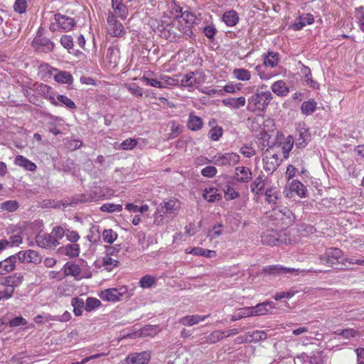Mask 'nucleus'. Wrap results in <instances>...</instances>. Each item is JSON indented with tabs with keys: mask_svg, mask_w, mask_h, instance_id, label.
<instances>
[{
	"mask_svg": "<svg viewBox=\"0 0 364 364\" xmlns=\"http://www.w3.org/2000/svg\"><path fill=\"white\" fill-rule=\"evenodd\" d=\"M264 196L266 201L272 204H275L279 198V193L272 188L267 189Z\"/></svg>",
	"mask_w": 364,
	"mask_h": 364,
	"instance_id": "obj_46",
	"label": "nucleus"
},
{
	"mask_svg": "<svg viewBox=\"0 0 364 364\" xmlns=\"http://www.w3.org/2000/svg\"><path fill=\"white\" fill-rule=\"evenodd\" d=\"M71 305L73 307V312L75 316H79L82 314V310L85 309V302L82 299L79 297L73 298Z\"/></svg>",
	"mask_w": 364,
	"mask_h": 364,
	"instance_id": "obj_36",
	"label": "nucleus"
},
{
	"mask_svg": "<svg viewBox=\"0 0 364 364\" xmlns=\"http://www.w3.org/2000/svg\"><path fill=\"white\" fill-rule=\"evenodd\" d=\"M226 331L216 330L213 331L210 335L203 338V341L201 344L208 343V344H214L222 340L225 336Z\"/></svg>",
	"mask_w": 364,
	"mask_h": 364,
	"instance_id": "obj_22",
	"label": "nucleus"
},
{
	"mask_svg": "<svg viewBox=\"0 0 364 364\" xmlns=\"http://www.w3.org/2000/svg\"><path fill=\"white\" fill-rule=\"evenodd\" d=\"M23 280V277L22 275L19 274H13L7 277H0V284L6 287V289H12L14 293L15 288L20 286L22 284Z\"/></svg>",
	"mask_w": 364,
	"mask_h": 364,
	"instance_id": "obj_10",
	"label": "nucleus"
},
{
	"mask_svg": "<svg viewBox=\"0 0 364 364\" xmlns=\"http://www.w3.org/2000/svg\"><path fill=\"white\" fill-rule=\"evenodd\" d=\"M55 23H52L50 27L52 31H55L58 28H61L65 31H70L75 25L73 18L60 14L55 15Z\"/></svg>",
	"mask_w": 364,
	"mask_h": 364,
	"instance_id": "obj_7",
	"label": "nucleus"
},
{
	"mask_svg": "<svg viewBox=\"0 0 364 364\" xmlns=\"http://www.w3.org/2000/svg\"><path fill=\"white\" fill-rule=\"evenodd\" d=\"M36 48L43 52H49L53 50V43L49 39L43 37H37L33 41Z\"/></svg>",
	"mask_w": 364,
	"mask_h": 364,
	"instance_id": "obj_16",
	"label": "nucleus"
},
{
	"mask_svg": "<svg viewBox=\"0 0 364 364\" xmlns=\"http://www.w3.org/2000/svg\"><path fill=\"white\" fill-rule=\"evenodd\" d=\"M178 26H180L178 18L171 19L169 17H164L160 21H155L151 24L155 32L157 31L161 37L170 41L180 37Z\"/></svg>",
	"mask_w": 364,
	"mask_h": 364,
	"instance_id": "obj_1",
	"label": "nucleus"
},
{
	"mask_svg": "<svg viewBox=\"0 0 364 364\" xmlns=\"http://www.w3.org/2000/svg\"><path fill=\"white\" fill-rule=\"evenodd\" d=\"M335 334L341 336L345 339H351V338H360L359 331L353 329V328H346V329H338L334 331Z\"/></svg>",
	"mask_w": 364,
	"mask_h": 364,
	"instance_id": "obj_33",
	"label": "nucleus"
},
{
	"mask_svg": "<svg viewBox=\"0 0 364 364\" xmlns=\"http://www.w3.org/2000/svg\"><path fill=\"white\" fill-rule=\"evenodd\" d=\"M14 163L29 171H34L36 169V165L33 162L21 155L16 157Z\"/></svg>",
	"mask_w": 364,
	"mask_h": 364,
	"instance_id": "obj_25",
	"label": "nucleus"
},
{
	"mask_svg": "<svg viewBox=\"0 0 364 364\" xmlns=\"http://www.w3.org/2000/svg\"><path fill=\"white\" fill-rule=\"evenodd\" d=\"M279 54L277 53L269 52L264 55V65L265 67H276L279 62Z\"/></svg>",
	"mask_w": 364,
	"mask_h": 364,
	"instance_id": "obj_31",
	"label": "nucleus"
},
{
	"mask_svg": "<svg viewBox=\"0 0 364 364\" xmlns=\"http://www.w3.org/2000/svg\"><path fill=\"white\" fill-rule=\"evenodd\" d=\"M266 180L267 177L265 175L260 173L251 183V191L255 195L260 194L266 185Z\"/></svg>",
	"mask_w": 364,
	"mask_h": 364,
	"instance_id": "obj_18",
	"label": "nucleus"
},
{
	"mask_svg": "<svg viewBox=\"0 0 364 364\" xmlns=\"http://www.w3.org/2000/svg\"><path fill=\"white\" fill-rule=\"evenodd\" d=\"M294 139L291 136H288L285 141L281 144V149L282 151L284 158L287 159L290 151L294 145Z\"/></svg>",
	"mask_w": 364,
	"mask_h": 364,
	"instance_id": "obj_40",
	"label": "nucleus"
},
{
	"mask_svg": "<svg viewBox=\"0 0 364 364\" xmlns=\"http://www.w3.org/2000/svg\"><path fill=\"white\" fill-rule=\"evenodd\" d=\"M27 8L26 0H16L14 9L16 12L18 14H23L26 12Z\"/></svg>",
	"mask_w": 364,
	"mask_h": 364,
	"instance_id": "obj_58",
	"label": "nucleus"
},
{
	"mask_svg": "<svg viewBox=\"0 0 364 364\" xmlns=\"http://www.w3.org/2000/svg\"><path fill=\"white\" fill-rule=\"evenodd\" d=\"M16 256L20 263L38 264L42 260L41 255L33 250L20 251L16 254Z\"/></svg>",
	"mask_w": 364,
	"mask_h": 364,
	"instance_id": "obj_8",
	"label": "nucleus"
},
{
	"mask_svg": "<svg viewBox=\"0 0 364 364\" xmlns=\"http://www.w3.org/2000/svg\"><path fill=\"white\" fill-rule=\"evenodd\" d=\"M100 298L105 301H114V289H107L102 291L100 294Z\"/></svg>",
	"mask_w": 364,
	"mask_h": 364,
	"instance_id": "obj_60",
	"label": "nucleus"
},
{
	"mask_svg": "<svg viewBox=\"0 0 364 364\" xmlns=\"http://www.w3.org/2000/svg\"><path fill=\"white\" fill-rule=\"evenodd\" d=\"M17 262L18 260L16 254L9 256L3 261H1L0 275H4L12 272L15 269Z\"/></svg>",
	"mask_w": 364,
	"mask_h": 364,
	"instance_id": "obj_13",
	"label": "nucleus"
},
{
	"mask_svg": "<svg viewBox=\"0 0 364 364\" xmlns=\"http://www.w3.org/2000/svg\"><path fill=\"white\" fill-rule=\"evenodd\" d=\"M136 140L133 139H127L120 144L119 148L122 150H130L132 149L136 145Z\"/></svg>",
	"mask_w": 364,
	"mask_h": 364,
	"instance_id": "obj_61",
	"label": "nucleus"
},
{
	"mask_svg": "<svg viewBox=\"0 0 364 364\" xmlns=\"http://www.w3.org/2000/svg\"><path fill=\"white\" fill-rule=\"evenodd\" d=\"M232 75L238 80L247 81L251 78V73L245 68H235L232 70Z\"/></svg>",
	"mask_w": 364,
	"mask_h": 364,
	"instance_id": "obj_35",
	"label": "nucleus"
},
{
	"mask_svg": "<svg viewBox=\"0 0 364 364\" xmlns=\"http://www.w3.org/2000/svg\"><path fill=\"white\" fill-rule=\"evenodd\" d=\"M18 203L16 200H7L0 205V209L9 212L16 211L18 208Z\"/></svg>",
	"mask_w": 364,
	"mask_h": 364,
	"instance_id": "obj_49",
	"label": "nucleus"
},
{
	"mask_svg": "<svg viewBox=\"0 0 364 364\" xmlns=\"http://www.w3.org/2000/svg\"><path fill=\"white\" fill-rule=\"evenodd\" d=\"M198 83L195 74L193 72L186 75L181 81V85L184 87H193Z\"/></svg>",
	"mask_w": 364,
	"mask_h": 364,
	"instance_id": "obj_47",
	"label": "nucleus"
},
{
	"mask_svg": "<svg viewBox=\"0 0 364 364\" xmlns=\"http://www.w3.org/2000/svg\"><path fill=\"white\" fill-rule=\"evenodd\" d=\"M224 195L226 200H233L240 196L239 193L230 186H227V188L224 190Z\"/></svg>",
	"mask_w": 364,
	"mask_h": 364,
	"instance_id": "obj_57",
	"label": "nucleus"
},
{
	"mask_svg": "<svg viewBox=\"0 0 364 364\" xmlns=\"http://www.w3.org/2000/svg\"><path fill=\"white\" fill-rule=\"evenodd\" d=\"M101 306V301L94 297H88L85 302V310L87 312L92 311Z\"/></svg>",
	"mask_w": 364,
	"mask_h": 364,
	"instance_id": "obj_43",
	"label": "nucleus"
},
{
	"mask_svg": "<svg viewBox=\"0 0 364 364\" xmlns=\"http://www.w3.org/2000/svg\"><path fill=\"white\" fill-rule=\"evenodd\" d=\"M246 99L245 97L241 96L239 97H228L223 99L222 103L223 105L228 107L231 109H237L245 105Z\"/></svg>",
	"mask_w": 364,
	"mask_h": 364,
	"instance_id": "obj_19",
	"label": "nucleus"
},
{
	"mask_svg": "<svg viewBox=\"0 0 364 364\" xmlns=\"http://www.w3.org/2000/svg\"><path fill=\"white\" fill-rule=\"evenodd\" d=\"M309 139V134L306 130L301 131L299 137L296 140V146L299 148H303L306 145Z\"/></svg>",
	"mask_w": 364,
	"mask_h": 364,
	"instance_id": "obj_51",
	"label": "nucleus"
},
{
	"mask_svg": "<svg viewBox=\"0 0 364 364\" xmlns=\"http://www.w3.org/2000/svg\"><path fill=\"white\" fill-rule=\"evenodd\" d=\"M252 311V308L250 307L240 308L237 309V312L232 316L231 321H236L242 318L252 316H253Z\"/></svg>",
	"mask_w": 364,
	"mask_h": 364,
	"instance_id": "obj_37",
	"label": "nucleus"
},
{
	"mask_svg": "<svg viewBox=\"0 0 364 364\" xmlns=\"http://www.w3.org/2000/svg\"><path fill=\"white\" fill-rule=\"evenodd\" d=\"M156 277L149 274L144 275L139 280V286L143 289H148L152 287L156 282Z\"/></svg>",
	"mask_w": 364,
	"mask_h": 364,
	"instance_id": "obj_41",
	"label": "nucleus"
},
{
	"mask_svg": "<svg viewBox=\"0 0 364 364\" xmlns=\"http://www.w3.org/2000/svg\"><path fill=\"white\" fill-rule=\"evenodd\" d=\"M122 1V0H115V16H118L121 18L124 19L128 15V9Z\"/></svg>",
	"mask_w": 364,
	"mask_h": 364,
	"instance_id": "obj_38",
	"label": "nucleus"
},
{
	"mask_svg": "<svg viewBox=\"0 0 364 364\" xmlns=\"http://www.w3.org/2000/svg\"><path fill=\"white\" fill-rule=\"evenodd\" d=\"M223 21L228 26H233L238 22L239 17L235 11L230 10L224 13L223 15Z\"/></svg>",
	"mask_w": 364,
	"mask_h": 364,
	"instance_id": "obj_28",
	"label": "nucleus"
},
{
	"mask_svg": "<svg viewBox=\"0 0 364 364\" xmlns=\"http://www.w3.org/2000/svg\"><path fill=\"white\" fill-rule=\"evenodd\" d=\"M271 89L275 95L280 97L287 96L289 92V88L286 82L282 80L274 82L272 85Z\"/></svg>",
	"mask_w": 364,
	"mask_h": 364,
	"instance_id": "obj_20",
	"label": "nucleus"
},
{
	"mask_svg": "<svg viewBox=\"0 0 364 364\" xmlns=\"http://www.w3.org/2000/svg\"><path fill=\"white\" fill-rule=\"evenodd\" d=\"M189 253L195 255H201L208 258L213 257L216 256V252L214 250H205L201 247H194Z\"/></svg>",
	"mask_w": 364,
	"mask_h": 364,
	"instance_id": "obj_42",
	"label": "nucleus"
},
{
	"mask_svg": "<svg viewBox=\"0 0 364 364\" xmlns=\"http://www.w3.org/2000/svg\"><path fill=\"white\" fill-rule=\"evenodd\" d=\"M54 80L57 82L62 84H71L73 81L72 75L67 71H56L54 75Z\"/></svg>",
	"mask_w": 364,
	"mask_h": 364,
	"instance_id": "obj_27",
	"label": "nucleus"
},
{
	"mask_svg": "<svg viewBox=\"0 0 364 364\" xmlns=\"http://www.w3.org/2000/svg\"><path fill=\"white\" fill-rule=\"evenodd\" d=\"M262 241L266 245L272 246L275 245L278 241L277 234L274 231H272L269 234L268 232L263 233L262 235Z\"/></svg>",
	"mask_w": 364,
	"mask_h": 364,
	"instance_id": "obj_44",
	"label": "nucleus"
},
{
	"mask_svg": "<svg viewBox=\"0 0 364 364\" xmlns=\"http://www.w3.org/2000/svg\"><path fill=\"white\" fill-rule=\"evenodd\" d=\"M50 233L57 242H60L59 241L65 235V230L60 226H56Z\"/></svg>",
	"mask_w": 364,
	"mask_h": 364,
	"instance_id": "obj_56",
	"label": "nucleus"
},
{
	"mask_svg": "<svg viewBox=\"0 0 364 364\" xmlns=\"http://www.w3.org/2000/svg\"><path fill=\"white\" fill-rule=\"evenodd\" d=\"M215 164L218 166H233L240 161V156L235 153L218 154L215 156Z\"/></svg>",
	"mask_w": 364,
	"mask_h": 364,
	"instance_id": "obj_9",
	"label": "nucleus"
},
{
	"mask_svg": "<svg viewBox=\"0 0 364 364\" xmlns=\"http://www.w3.org/2000/svg\"><path fill=\"white\" fill-rule=\"evenodd\" d=\"M209 315L199 316V315H191L186 316L179 320V323L183 326H191L198 323L200 321H204L208 318Z\"/></svg>",
	"mask_w": 364,
	"mask_h": 364,
	"instance_id": "obj_23",
	"label": "nucleus"
},
{
	"mask_svg": "<svg viewBox=\"0 0 364 364\" xmlns=\"http://www.w3.org/2000/svg\"><path fill=\"white\" fill-rule=\"evenodd\" d=\"M310 269L299 270V269L288 268L279 264L266 266L263 268V272L267 275L279 276L282 274H293L298 275L299 272H311Z\"/></svg>",
	"mask_w": 364,
	"mask_h": 364,
	"instance_id": "obj_5",
	"label": "nucleus"
},
{
	"mask_svg": "<svg viewBox=\"0 0 364 364\" xmlns=\"http://www.w3.org/2000/svg\"><path fill=\"white\" fill-rule=\"evenodd\" d=\"M159 331L160 329L158 326L146 325L144 328L140 329L139 332L136 333V336L139 337H154V336L158 334Z\"/></svg>",
	"mask_w": 364,
	"mask_h": 364,
	"instance_id": "obj_26",
	"label": "nucleus"
},
{
	"mask_svg": "<svg viewBox=\"0 0 364 364\" xmlns=\"http://www.w3.org/2000/svg\"><path fill=\"white\" fill-rule=\"evenodd\" d=\"M317 107V103L314 100L304 101L301 106V113L304 115H310L313 114Z\"/></svg>",
	"mask_w": 364,
	"mask_h": 364,
	"instance_id": "obj_32",
	"label": "nucleus"
},
{
	"mask_svg": "<svg viewBox=\"0 0 364 364\" xmlns=\"http://www.w3.org/2000/svg\"><path fill=\"white\" fill-rule=\"evenodd\" d=\"M314 21V18L312 14H304L299 17L297 21L291 26V28L294 31H299L302 29L305 26L313 23Z\"/></svg>",
	"mask_w": 364,
	"mask_h": 364,
	"instance_id": "obj_15",
	"label": "nucleus"
},
{
	"mask_svg": "<svg viewBox=\"0 0 364 364\" xmlns=\"http://www.w3.org/2000/svg\"><path fill=\"white\" fill-rule=\"evenodd\" d=\"M141 80L144 82L147 85H150L152 87H156L159 88H163L162 84L160 82V80L154 79V78H149V77L144 75Z\"/></svg>",
	"mask_w": 364,
	"mask_h": 364,
	"instance_id": "obj_59",
	"label": "nucleus"
},
{
	"mask_svg": "<svg viewBox=\"0 0 364 364\" xmlns=\"http://www.w3.org/2000/svg\"><path fill=\"white\" fill-rule=\"evenodd\" d=\"M126 87L134 96L141 97L143 95V89L135 83L127 84Z\"/></svg>",
	"mask_w": 364,
	"mask_h": 364,
	"instance_id": "obj_55",
	"label": "nucleus"
},
{
	"mask_svg": "<svg viewBox=\"0 0 364 364\" xmlns=\"http://www.w3.org/2000/svg\"><path fill=\"white\" fill-rule=\"evenodd\" d=\"M321 262L329 267L336 264H343L342 251L338 248H331L326 251L325 254L320 257Z\"/></svg>",
	"mask_w": 364,
	"mask_h": 364,
	"instance_id": "obj_6",
	"label": "nucleus"
},
{
	"mask_svg": "<svg viewBox=\"0 0 364 364\" xmlns=\"http://www.w3.org/2000/svg\"><path fill=\"white\" fill-rule=\"evenodd\" d=\"M65 237L67 240L72 243H76L80 238L79 234L74 230H70L69 229L65 230Z\"/></svg>",
	"mask_w": 364,
	"mask_h": 364,
	"instance_id": "obj_63",
	"label": "nucleus"
},
{
	"mask_svg": "<svg viewBox=\"0 0 364 364\" xmlns=\"http://www.w3.org/2000/svg\"><path fill=\"white\" fill-rule=\"evenodd\" d=\"M36 242L39 247L43 248H54L60 245V242H57V240L53 237L51 233L38 235L36 237Z\"/></svg>",
	"mask_w": 364,
	"mask_h": 364,
	"instance_id": "obj_12",
	"label": "nucleus"
},
{
	"mask_svg": "<svg viewBox=\"0 0 364 364\" xmlns=\"http://www.w3.org/2000/svg\"><path fill=\"white\" fill-rule=\"evenodd\" d=\"M151 358L149 351H143L141 353H133L128 355L124 359L126 364H146Z\"/></svg>",
	"mask_w": 364,
	"mask_h": 364,
	"instance_id": "obj_11",
	"label": "nucleus"
},
{
	"mask_svg": "<svg viewBox=\"0 0 364 364\" xmlns=\"http://www.w3.org/2000/svg\"><path fill=\"white\" fill-rule=\"evenodd\" d=\"M183 129V127L175 121L171 122L170 138H175L178 136Z\"/></svg>",
	"mask_w": 364,
	"mask_h": 364,
	"instance_id": "obj_54",
	"label": "nucleus"
},
{
	"mask_svg": "<svg viewBox=\"0 0 364 364\" xmlns=\"http://www.w3.org/2000/svg\"><path fill=\"white\" fill-rule=\"evenodd\" d=\"M223 133V128L219 126H213L208 132V137L213 141H218Z\"/></svg>",
	"mask_w": 364,
	"mask_h": 364,
	"instance_id": "obj_50",
	"label": "nucleus"
},
{
	"mask_svg": "<svg viewBox=\"0 0 364 364\" xmlns=\"http://www.w3.org/2000/svg\"><path fill=\"white\" fill-rule=\"evenodd\" d=\"M61 45L66 49L70 50L73 47V41L70 36L64 35L60 38Z\"/></svg>",
	"mask_w": 364,
	"mask_h": 364,
	"instance_id": "obj_64",
	"label": "nucleus"
},
{
	"mask_svg": "<svg viewBox=\"0 0 364 364\" xmlns=\"http://www.w3.org/2000/svg\"><path fill=\"white\" fill-rule=\"evenodd\" d=\"M262 161L263 168L269 173L274 172L281 163L277 153L274 151L273 148L266 149Z\"/></svg>",
	"mask_w": 364,
	"mask_h": 364,
	"instance_id": "obj_4",
	"label": "nucleus"
},
{
	"mask_svg": "<svg viewBox=\"0 0 364 364\" xmlns=\"http://www.w3.org/2000/svg\"><path fill=\"white\" fill-rule=\"evenodd\" d=\"M160 82L162 84L163 88H166L168 86L176 85L178 84V80L173 77L167 75H160Z\"/></svg>",
	"mask_w": 364,
	"mask_h": 364,
	"instance_id": "obj_53",
	"label": "nucleus"
},
{
	"mask_svg": "<svg viewBox=\"0 0 364 364\" xmlns=\"http://www.w3.org/2000/svg\"><path fill=\"white\" fill-rule=\"evenodd\" d=\"M63 252L70 257H77L80 254V245L77 243L68 244L63 247Z\"/></svg>",
	"mask_w": 364,
	"mask_h": 364,
	"instance_id": "obj_39",
	"label": "nucleus"
},
{
	"mask_svg": "<svg viewBox=\"0 0 364 364\" xmlns=\"http://www.w3.org/2000/svg\"><path fill=\"white\" fill-rule=\"evenodd\" d=\"M203 126V122L202 119L194 114L193 112H191L188 115V119L187 122V127L191 131H198L202 129Z\"/></svg>",
	"mask_w": 364,
	"mask_h": 364,
	"instance_id": "obj_21",
	"label": "nucleus"
},
{
	"mask_svg": "<svg viewBox=\"0 0 364 364\" xmlns=\"http://www.w3.org/2000/svg\"><path fill=\"white\" fill-rule=\"evenodd\" d=\"M218 191L214 188H206L204 190L203 196L208 202H215L219 200L221 198Z\"/></svg>",
	"mask_w": 364,
	"mask_h": 364,
	"instance_id": "obj_34",
	"label": "nucleus"
},
{
	"mask_svg": "<svg viewBox=\"0 0 364 364\" xmlns=\"http://www.w3.org/2000/svg\"><path fill=\"white\" fill-rule=\"evenodd\" d=\"M289 190L291 192L296 193L299 197H305L306 196V188L300 181L293 180L289 184Z\"/></svg>",
	"mask_w": 364,
	"mask_h": 364,
	"instance_id": "obj_30",
	"label": "nucleus"
},
{
	"mask_svg": "<svg viewBox=\"0 0 364 364\" xmlns=\"http://www.w3.org/2000/svg\"><path fill=\"white\" fill-rule=\"evenodd\" d=\"M81 269L78 264L73 262H67L64 265V273L66 276L77 277L80 276Z\"/></svg>",
	"mask_w": 364,
	"mask_h": 364,
	"instance_id": "obj_29",
	"label": "nucleus"
},
{
	"mask_svg": "<svg viewBox=\"0 0 364 364\" xmlns=\"http://www.w3.org/2000/svg\"><path fill=\"white\" fill-rule=\"evenodd\" d=\"M252 178L251 170L245 166H237L235 168V180L240 183H247Z\"/></svg>",
	"mask_w": 364,
	"mask_h": 364,
	"instance_id": "obj_14",
	"label": "nucleus"
},
{
	"mask_svg": "<svg viewBox=\"0 0 364 364\" xmlns=\"http://www.w3.org/2000/svg\"><path fill=\"white\" fill-rule=\"evenodd\" d=\"M178 20L180 21V26H178L180 37L183 35H186L187 36H189L190 38L192 36H193V32L192 31L191 26L189 24H187V23L184 22V21L181 20V18H178Z\"/></svg>",
	"mask_w": 364,
	"mask_h": 364,
	"instance_id": "obj_48",
	"label": "nucleus"
},
{
	"mask_svg": "<svg viewBox=\"0 0 364 364\" xmlns=\"http://www.w3.org/2000/svg\"><path fill=\"white\" fill-rule=\"evenodd\" d=\"M57 100L59 102V106L63 105L69 109H75L76 108L75 102L65 95H58Z\"/></svg>",
	"mask_w": 364,
	"mask_h": 364,
	"instance_id": "obj_45",
	"label": "nucleus"
},
{
	"mask_svg": "<svg viewBox=\"0 0 364 364\" xmlns=\"http://www.w3.org/2000/svg\"><path fill=\"white\" fill-rule=\"evenodd\" d=\"M132 294V289H129L127 286H117L115 287V301L126 300Z\"/></svg>",
	"mask_w": 364,
	"mask_h": 364,
	"instance_id": "obj_24",
	"label": "nucleus"
},
{
	"mask_svg": "<svg viewBox=\"0 0 364 364\" xmlns=\"http://www.w3.org/2000/svg\"><path fill=\"white\" fill-rule=\"evenodd\" d=\"M180 18L181 20L184 21V22L187 23V24H189L191 28L192 25L195 23V21L196 20L195 15L188 11L183 12Z\"/></svg>",
	"mask_w": 364,
	"mask_h": 364,
	"instance_id": "obj_62",
	"label": "nucleus"
},
{
	"mask_svg": "<svg viewBox=\"0 0 364 364\" xmlns=\"http://www.w3.org/2000/svg\"><path fill=\"white\" fill-rule=\"evenodd\" d=\"M267 306H270L269 302H264V303L257 304L255 307H252V312L253 313V316L265 314L269 311L267 309Z\"/></svg>",
	"mask_w": 364,
	"mask_h": 364,
	"instance_id": "obj_52",
	"label": "nucleus"
},
{
	"mask_svg": "<svg viewBox=\"0 0 364 364\" xmlns=\"http://www.w3.org/2000/svg\"><path fill=\"white\" fill-rule=\"evenodd\" d=\"M269 223L278 230H283L292 225L295 217L293 213L287 207L273 208L268 215Z\"/></svg>",
	"mask_w": 364,
	"mask_h": 364,
	"instance_id": "obj_2",
	"label": "nucleus"
},
{
	"mask_svg": "<svg viewBox=\"0 0 364 364\" xmlns=\"http://www.w3.org/2000/svg\"><path fill=\"white\" fill-rule=\"evenodd\" d=\"M273 97L269 91L258 90L247 100V110L252 112H263L266 110Z\"/></svg>",
	"mask_w": 364,
	"mask_h": 364,
	"instance_id": "obj_3",
	"label": "nucleus"
},
{
	"mask_svg": "<svg viewBox=\"0 0 364 364\" xmlns=\"http://www.w3.org/2000/svg\"><path fill=\"white\" fill-rule=\"evenodd\" d=\"M158 207L162 210L164 213L175 214L180 208V203L176 199H170L161 203Z\"/></svg>",
	"mask_w": 364,
	"mask_h": 364,
	"instance_id": "obj_17",
	"label": "nucleus"
}]
</instances>
